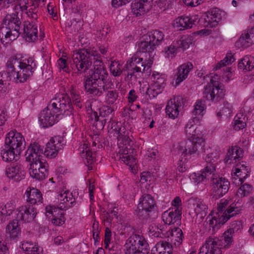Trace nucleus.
<instances>
[{"label": "nucleus", "mask_w": 254, "mask_h": 254, "mask_svg": "<svg viewBox=\"0 0 254 254\" xmlns=\"http://www.w3.org/2000/svg\"><path fill=\"white\" fill-rule=\"evenodd\" d=\"M108 73L101 60L96 59L93 62V68L89 72V75L84 78L85 89L88 94L100 96L107 90L106 83Z\"/></svg>", "instance_id": "1"}, {"label": "nucleus", "mask_w": 254, "mask_h": 254, "mask_svg": "<svg viewBox=\"0 0 254 254\" xmlns=\"http://www.w3.org/2000/svg\"><path fill=\"white\" fill-rule=\"evenodd\" d=\"M243 208V205L239 201L229 204L228 200L221 199L217 203L218 218L214 216L209 220V226L212 227V231L218 229L221 225H223L231 217L240 213Z\"/></svg>", "instance_id": "2"}, {"label": "nucleus", "mask_w": 254, "mask_h": 254, "mask_svg": "<svg viewBox=\"0 0 254 254\" xmlns=\"http://www.w3.org/2000/svg\"><path fill=\"white\" fill-rule=\"evenodd\" d=\"M58 199L60 202L58 207L55 206H47L45 208L46 213L52 214L54 218L52 220L53 224L56 226H61L64 224L65 219L62 214L60 217H57L56 212L58 209L64 210H66L73 206L75 204V199L73 197L72 193L69 191H65L64 193H61L58 195Z\"/></svg>", "instance_id": "3"}, {"label": "nucleus", "mask_w": 254, "mask_h": 254, "mask_svg": "<svg viewBox=\"0 0 254 254\" xmlns=\"http://www.w3.org/2000/svg\"><path fill=\"white\" fill-rule=\"evenodd\" d=\"M164 35L159 30H153L144 35L138 44V54H147L149 59H153L152 52L164 40Z\"/></svg>", "instance_id": "4"}, {"label": "nucleus", "mask_w": 254, "mask_h": 254, "mask_svg": "<svg viewBox=\"0 0 254 254\" xmlns=\"http://www.w3.org/2000/svg\"><path fill=\"white\" fill-rule=\"evenodd\" d=\"M89 50L82 49L73 51L71 65H74L77 70V73L85 72L89 69L93 62L98 58L97 54Z\"/></svg>", "instance_id": "5"}, {"label": "nucleus", "mask_w": 254, "mask_h": 254, "mask_svg": "<svg viewBox=\"0 0 254 254\" xmlns=\"http://www.w3.org/2000/svg\"><path fill=\"white\" fill-rule=\"evenodd\" d=\"M118 137L119 159L130 167L136 164V160L130 154L132 152L133 142L128 136L121 134Z\"/></svg>", "instance_id": "6"}, {"label": "nucleus", "mask_w": 254, "mask_h": 254, "mask_svg": "<svg viewBox=\"0 0 254 254\" xmlns=\"http://www.w3.org/2000/svg\"><path fill=\"white\" fill-rule=\"evenodd\" d=\"M126 254H148L149 248L147 241L139 235L130 236L125 245Z\"/></svg>", "instance_id": "7"}, {"label": "nucleus", "mask_w": 254, "mask_h": 254, "mask_svg": "<svg viewBox=\"0 0 254 254\" xmlns=\"http://www.w3.org/2000/svg\"><path fill=\"white\" fill-rule=\"evenodd\" d=\"M48 109L52 110L54 114H56V117L65 113L66 111L71 113L72 108L71 99L66 94H59L51 100L48 105Z\"/></svg>", "instance_id": "8"}, {"label": "nucleus", "mask_w": 254, "mask_h": 254, "mask_svg": "<svg viewBox=\"0 0 254 254\" xmlns=\"http://www.w3.org/2000/svg\"><path fill=\"white\" fill-rule=\"evenodd\" d=\"M156 204L153 197L150 194H144L140 198L136 214L142 220L150 218L151 214L155 212Z\"/></svg>", "instance_id": "9"}, {"label": "nucleus", "mask_w": 254, "mask_h": 254, "mask_svg": "<svg viewBox=\"0 0 254 254\" xmlns=\"http://www.w3.org/2000/svg\"><path fill=\"white\" fill-rule=\"evenodd\" d=\"M211 179V195L213 198L218 199L222 197L228 191L230 184L228 180L218 174H213Z\"/></svg>", "instance_id": "10"}, {"label": "nucleus", "mask_w": 254, "mask_h": 254, "mask_svg": "<svg viewBox=\"0 0 254 254\" xmlns=\"http://www.w3.org/2000/svg\"><path fill=\"white\" fill-rule=\"evenodd\" d=\"M5 145L16 150V153L21 152L25 148V141L21 133L16 130H12L6 135Z\"/></svg>", "instance_id": "11"}, {"label": "nucleus", "mask_w": 254, "mask_h": 254, "mask_svg": "<svg viewBox=\"0 0 254 254\" xmlns=\"http://www.w3.org/2000/svg\"><path fill=\"white\" fill-rule=\"evenodd\" d=\"M64 138L61 136H55L52 137L46 145L44 152L45 156L50 158H54L62 150L64 145Z\"/></svg>", "instance_id": "12"}, {"label": "nucleus", "mask_w": 254, "mask_h": 254, "mask_svg": "<svg viewBox=\"0 0 254 254\" xmlns=\"http://www.w3.org/2000/svg\"><path fill=\"white\" fill-rule=\"evenodd\" d=\"M225 90L222 86L213 87L211 84H207L204 88L203 98L214 103L220 102L225 96Z\"/></svg>", "instance_id": "13"}, {"label": "nucleus", "mask_w": 254, "mask_h": 254, "mask_svg": "<svg viewBox=\"0 0 254 254\" xmlns=\"http://www.w3.org/2000/svg\"><path fill=\"white\" fill-rule=\"evenodd\" d=\"M48 164L42 161L31 162L29 174L37 180H43L48 175Z\"/></svg>", "instance_id": "14"}, {"label": "nucleus", "mask_w": 254, "mask_h": 254, "mask_svg": "<svg viewBox=\"0 0 254 254\" xmlns=\"http://www.w3.org/2000/svg\"><path fill=\"white\" fill-rule=\"evenodd\" d=\"M221 242L217 238H209L198 254H221Z\"/></svg>", "instance_id": "15"}, {"label": "nucleus", "mask_w": 254, "mask_h": 254, "mask_svg": "<svg viewBox=\"0 0 254 254\" xmlns=\"http://www.w3.org/2000/svg\"><path fill=\"white\" fill-rule=\"evenodd\" d=\"M17 211V219L24 222H30L35 218L37 211L36 208L33 205H25L20 206Z\"/></svg>", "instance_id": "16"}, {"label": "nucleus", "mask_w": 254, "mask_h": 254, "mask_svg": "<svg viewBox=\"0 0 254 254\" xmlns=\"http://www.w3.org/2000/svg\"><path fill=\"white\" fill-rule=\"evenodd\" d=\"M18 61L11 57L8 60L6 63V71H3L0 72V84L3 85L6 84L7 82L13 80L12 75L13 73L14 67L19 66Z\"/></svg>", "instance_id": "17"}, {"label": "nucleus", "mask_w": 254, "mask_h": 254, "mask_svg": "<svg viewBox=\"0 0 254 254\" xmlns=\"http://www.w3.org/2000/svg\"><path fill=\"white\" fill-rule=\"evenodd\" d=\"M7 176L9 178L19 182L24 178L26 172L22 165L18 163L11 164L5 171Z\"/></svg>", "instance_id": "18"}, {"label": "nucleus", "mask_w": 254, "mask_h": 254, "mask_svg": "<svg viewBox=\"0 0 254 254\" xmlns=\"http://www.w3.org/2000/svg\"><path fill=\"white\" fill-rule=\"evenodd\" d=\"M182 214L180 208L169 209L162 214V219L165 224L172 225L181 224Z\"/></svg>", "instance_id": "19"}, {"label": "nucleus", "mask_w": 254, "mask_h": 254, "mask_svg": "<svg viewBox=\"0 0 254 254\" xmlns=\"http://www.w3.org/2000/svg\"><path fill=\"white\" fill-rule=\"evenodd\" d=\"M232 174V183L236 186L242 185L249 175L250 169L244 164L237 165Z\"/></svg>", "instance_id": "20"}, {"label": "nucleus", "mask_w": 254, "mask_h": 254, "mask_svg": "<svg viewBox=\"0 0 254 254\" xmlns=\"http://www.w3.org/2000/svg\"><path fill=\"white\" fill-rule=\"evenodd\" d=\"M183 101V99L181 97L169 101L166 107V113L169 118L175 119L178 117L180 108L182 106Z\"/></svg>", "instance_id": "21"}, {"label": "nucleus", "mask_w": 254, "mask_h": 254, "mask_svg": "<svg viewBox=\"0 0 254 254\" xmlns=\"http://www.w3.org/2000/svg\"><path fill=\"white\" fill-rule=\"evenodd\" d=\"M56 114L52 110L48 109V106L41 112L39 115V122L43 127H47L54 125L57 121Z\"/></svg>", "instance_id": "22"}, {"label": "nucleus", "mask_w": 254, "mask_h": 254, "mask_svg": "<svg viewBox=\"0 0 254 254\" xmlns=\"http://www.w3.org/2000/svg\"><path fill=\"white\" fill-rule=\"evenodd\" d=\"M43 154V149L38 143H31L26 152V159L30 162H35V161H42L40 157Z\"/></svg>", "instance_id": "23"}, {"label": "nucleus", "mask_w": 254, "mask_h": 254, "mask_svg": "<svg viewBox=\"0 0 254 254\" xmlns=\"http://www.w3.org/2000/svg\"><path fill=\"white\" fill-rule=\"evenodd\" d=\"M192 68L193 65L190 62L184 64L178 67L175 75L176 85H179L188 77L189 73Z\"/></svg>", "instance_id": "24"}, {"label": "nucleus", "mask_w": 254, "mask_h": 254, "mask_svg": "<svg viewBox=\"0 0 254 254\" xmlns=\"http://www.w3.org/2000/svg\"><path fill=\"white\" fill-rule=\"evenodd\" d=\"M141 72V70L139 67L134 65H128L126 64L124 67V75L125 80L129 81L131 82L137 80V76Z\"/></svg>", "instance_id": "25"}, {"label": "nucleus", "mask_w": 254, "mask_h": 254, "mask_svg": "<svg viewBox=\"0 0 254 254\" xmlns=\"http://www.w3.org/2000/svg\"><path fill=\"white\" fill-rule=\"evenodd\" d=\"M196 18L192 19L189 17H181L176 18L173 23L174 28H179L180 30L191 28L195 25Z\"/></svg>", "instance_id": "26"}, {"label": "nucleus", "mask_w": 254, "mask_h": 254, "mask_svg": "<svg viewBox=\"0 0 254 254\" xmlns=\"http://www.w3.org/2000/svg\"><path fill=\"white\" fill-rule=\"evenodd\" d=\"M28 69L23 66H19V67H14L13 76V80L15 82L22 83L25 82L28 78L33 74V72L31 71V73L27 72Z\"/></svg>", "instance_id": "27"}, {"label": "nucleus", "mask_w": 254, "mask_h": 254, "mask_svg": "<svg viewBox=\"0 0 254 254\" xmlns=\"http://www.w3.org/2000/svg\"><path fill=\"white\" fill-rule=\"evenodd\" d=\"M27 201L33 205L38 203H42L43 200L42 194L41 191L35 188H28L25 193Z\"/></svg>", "instance_id": "28"}, {"label": "nucleus", "mask_w": 254, "mask_h": 254, "mask_svg": "<svg viewBox=\"0 0 254 254\" xmlns=\"http://www.w3.org/2000/svg\"><path fill=\"white\" fill-rule=\"evenodd\" d=\"M199 123L196 122L195 119L192 118L186 125L185 132L189 140L194 139L197 136H198L199 131L197 130L196 124Z\"/></svg>", "instance_id": "29"}, {"label": "nucleus", "mask_w": 254, "mask_h": 254, "mask_svg": "<svg viewBox=\"0 0 254 254\" xmlns=\"http://www.w3.org/2000/svg\"><path fill=\"white\" fill-rule=\"evenodd\" d=\"M4 146L5 148L1 152L2 160L6 162L17 161L19 158L21 152L16 153V150L13 149L6 145Z\"/></svg>", "instance_id": "30"}, {"label": "nucleus", "mask_w": 254, "mask_h": 254, "mask_svg": "<svg viewBox=\"0 0 254 254\" xmlns=\"http://www.w3.org/2000/svg\"><path fill=\"white\" fill-rule=\"evenodd\" d=\"M195 215L200 219H203L208 213V206L204 202L200 200H192Z\"/></svg>", "instance_id": "31"}, {"label": "nucleus", "mask_w": 254, "mask_h": 254, "mask_svg": "<svg viewBox=\"0 0 254 254\" xmlns=\"http://www.w3.org/2000/svg\"><path fill=\"white\" fill-rule=\"evenodd\" d=\"M206 108L205 102L202 99L198 100L192 111V118L199 122L203 117V111Z\"/></svg>", "instance_id": "32"}, {"label": "nucleus", "mask_w": 254, "mask_h": 254, "mask_svg": "<svg viewBox=\"0 0 254 254\" xmlns=\"http://www.w3.org/2000/svg\"><path fill=\"white\" fill-rule=\"evenodd\" d=\"M24 33L28 38L29 41H34L38 38L37 26L32 22L24 24Z\"/></svg>", "instance_id": "33"}, {"label": "nucleus", "mask_w": 254, "mask_h": 254, "mask_svg": "<svg viewBox=\"0 0 254 254\" xmlns=\"http://www.w3.org/2000/svg\"><path fill=\"white\" fill-rule=\"evenodd\" d=\"M6 232L12 238H15L18 236L20 232V228L17 219H14L9 222L6 227Z\"/></svg>", "instance_id": "34"}, {"label": "nucleus", "mask_w": 254, "mask_h": 254, "mask_svg": "<svg viewBox=\"0 0 254 254\" xmlns=\"http://www.w3.org/2000/svg\"><path fill=\"white\" fill-rule=\"evenodd\" d=\"M238 67L246 71H251L254 68V59L246 56L238 63Z\"/></svg>", "instance_id": "35"}, {"label": "nucleus", "mask_w": 254, "mask_h": 254, "mask_svg": "<svg viewBox=\"0 0 254 254\" xmlns=\"http://www.w3.org/2000/svg\"><path fill=\"white\" fill-rule=\"evenodd\" d=\"M240 41L246 47H249L254 43V27L248 30L244 35L242 34L240 38Z\"/></svg>", "instance_id": "36"}, {"label": "nucleus", "mask_w": 254, "mask_h": 254, "mask_svg": "<svg viewBox=\"0 0 254 254\" xmlns=\"http://www.w3.org/2000/svg\"><path fill=\"white\" fill-rule=\"evenodd\" d=\"M221 18L219 11L217 9H213L209 13V15H207L208 23L210 24V27H215L218 24Z\"/></svg>", "instance_id": "37"}, {"label": "nucleus", "mask_w": 254, "mask_h": 254, "mask_svg": "<svg viewBox=\"0 0 254 254\" xmlns=\"http://www.w3.org/2000/svg\"><path fill=\"white\" fill-rule=\"evenodd\" d=\"M169 242L166 241H160L157 243L155 247L152 250V254H170L169 251L166 252L167 248L170 249Z\"/></svg>", "instance_id": "38"}, {"label": "nucleus", "mask_w": 254, "mask_h": 254, "mask_svg": "<svg viewBox=\"0 0 254 254\" xmlns=\"http://www.w3.org/2000/svg\"><path fill=\"white\" fill-rule=\"evenodd\" d=\"M248 119L246 116L242 114H237L234 119L233 128L236 130L244 128L246 126Z\"/></svg>", "instance_id": "39"}, {"label": "nucleus", "mask_w": 254, "mask_h": 254, "mask_svg": "<svg viewBox=\"0 0 254 254\" xmlns=\"http://www.w3.org/2000/svg\"><path fill=\"white\" fill-rule=\"evenodd\" d=\"M155 87L157 89L164 88L165 85L166 76L165 74L157 72H154L152 75Z\"/></svg>", "instance_id": "40"}, {"label": "nucleus", "mask_w": 254, "mask_h": 254, "mask_svg": "<svg viewBox=\"0 0 254 254\" xmlns=\"http://www.w3.org/2000/svg\"><path fill=\"white\" fill-rule=\"evenodd\" d=\"M5 25L8 26V28L13 29L14 26L20 25L21 22L17 14L15 13L7 15L5 17Z\"/></svg>", "instance_id": "41"}, {"label": "nucleus", "mask_w": 254, "mask_h": 254, "mask_svg": "<svg viewBox=\"0 0 254 254\" xmlns=\"http://www.w3.org/2000/svg\"><path fill=\"white\" fill-rule=\"evenodd\" d=\"M10 29L8 28V26H4L3 25L0 28V38L1 43L4 46L10 43V39H9Z\"/></svg>", "instance_id": "42"}, {"label": "nucleus", "mask_w": 254, "mask_h": 254, "mask_svg": "<svg viewBox=\"0 0 254 254\" xmlns=\"http://www.w3.org/2000/svg\"><path fill=\"white\" fill-rule=\"evenodd\" d=\"M11 58H13L15 59L18 61L19 66H23L24 67L27 68L28 72L29 74L31 73V71L34 72L36 67V64L34 61V60L32 58H29L27 60V63H22L21 62V60L18 59L16 56L11 57Z\"/></svg>", "instance_id": "43"}, {"label": "nucleus", "mask_w": 254, "mask_h": 254, "mask_svg": "<svg viewBox=\"0 0 254 254\" xmlns=\"http://www.w3.org/2000/svg\"><path fill=\"white\" fill-rule=\"evenodd\" d=\"M21 248L27 254H38V247L32 243L24 242L21 245Z\"/></svg>", "instance_id": "44"}, {"label": "nucleus", "mask_w": 254, "mask_h": 254, "mask_svg": "<svg viewBox=\"0 0 254 254\" xmlns=\"http://www.w3.org/2000/svg\"><path fill=\"white\" fill-rule=\"evenodd\" d=\"M219 152L216 150L208 154L205 158V161L207 163L206 166L211 165L215 168L214 163L218 161L219 158Z\"/></svg>", "instance_id": "45"}, {"label": "nucleus", "mask_w": 254, "mask_h": 254, "mask_svg": "<svg viewBox=\"0 0 254 254\" xmlns=\"http://www.w3.org/2000/svg\"><path fill=\"white\" fill-rule=\"evenodd\" d=\"M215 171V168L212 165L205 166L201 174H198L196 176V181L198 183L202 182L207 177L210 175Z\"/></svg>", "instance_id": "46"}, {"label": "nucleus", "mask_w": 254, "mask_h": 254, "mask_svg": "<svg viewBox=\"0 0 254 254\" xmlns=\"http://www.w3.org/2000/svg\"><path fill=\"white\" fill-rule=\"evenodd\" d=\"M252 190V186L250 184L245 183L243 185H242L241 187L238 189L237 192V195L239 197H245L249 194Z\"/></svg>", "instance_id": "47"}, {"label": "nucleus", "mask_w": 254, "mask_h": 254, "mask_svg": "<svg viewBox=\"0 0 254 254\" xmlns=\"http://www.w3.org/2000/svg\"><path fill=\"white\" fill-rule=\"evenodd\" d=\"M110 69L111 72L115 76L120 75L122 73L124 75V68L122 69V65L117 62H113L111 63Z\"/></svg>", "instance_id": "48"}, {"label": "nucleus", "mask_w": 254, "mask_h": 254, "mask_svg": "<svg viewBox=\"0 0 254 254\" xmlns=\"http://www.w3.org/2000/svg\"><path fill=\"white\" fill-rule=\"evenodd\" d=\"M235 61V59L231 53H227L225 58L218 63L214 67V69L216 70L222 66H224L230 63H232Z\"/></svg>", "instance_id": "49"}, {"label": "nucleus", "mask_w": 254, "mask_h": 254, "mask_svg": "<svg viewBox=\"0 0 254 254\" xmlns=\"http://www.w3.org/2000/svg\"><path fill=\"white\" fill-rule=\"evenodd\" d=\"M93 116L94 118L95 123H94V126L96 127L97 129L102 130L103 129L104 126L108 119H100L99 117L98 116L97 112H95L93 114Z\"/></svg>", "instance_id": "50"}, {"label": "nucleus", "mask_w": 254, "mask_h": 254, "mask_svg": "<svg viewBox=\"0 0 254 254\" xmlns=\"http://www.w3.org/2000/svg\"><path fill=\"white\" fill-rule=\"evenodd\" d=\"M82 154L83 156V157H85L86 161H84L85 163H86V164L88 166V169L89 170H91L92 167L90 166L89 165L93 164L95 161L94 156H93V153L90 151L89 149H86L85 151L83 150Z\"/></svg>", "instance_id": "51"}, {"label": "nucleus", "mask_w": 254, "mask_h": 254, "mask_svg": "<svg viewBox=\"0 0 254 254\" xmlns=\"http://www.w3.org/2000/svg\"><path fill=\"white\" fill-rule=\"evenodd\" d=\"M111 118L109 119V121L108 122V127L111 126V129H113L115 132L116 136L118 137L121 134H122V131L125 129L124 127L122 128L121 127V123L120 122H111Z\"/></svg>", "instance_id": "52"}, {"label": "nucleus", "mask_w": 254, "mask_h": 254, "mask_svg": "<svg viewBox=\"0 0 254 254\" xmlns=\"http://www.w3.org/2000/svg\"><path fill=\"white\" fill-rule=\"evenodd\" d=\"M132 10L134 14L137 16L143 14L145 11V8L144 6V4L141 1H138L132 3L131 5Z\"/></svg>", "instance_id": "53"}, {"label": "nucleus", "mask_w": 254, "mask_h": 254, "mask_svg": "<svg viewBox=\"0 0 254 254\" xmlns=\"http://www.w3.org/2000/svg\"><path fill=\"white\" fill-rule=\"evenodd\" d=\"M196 149V145L193 139H190L186 142L185 150L188 152V154L191 155L197 152V149Z\"/></svg>", "instance_id": "54"}, {"label": "nucleus", "mask_w": 254, "mask_h": 254, "mask_svg": "<svg viewBox=\"0 0 254 254\" xmlns=\"http://www.w3.org/2000/svg\"><path fill=\"white\" fill-rule=\"evenodd\" d=\"M38 7L33 6V4H32L29 5H27L26 9H24V11H25L28 17L34 19L38 18Z\"/></svg>", "instance_id": "55"}, {"label": "nucleus", "mask_w": 254, "mask_h": 254, "mask_svg": "<svg viewBox=\"0 0 254 254\" xmlns=\"http://www.w3.org/2000/svg\"><path fill=\"white\" fill-rule=\"evenodd\" d=\"M108 89V88L107 87V89ZM106 91H107L106 96L107 101L109 104H114L118 98V92L114 90H111L109 91L107 90Z\"/></svg>", "instance_id": "56"}, {"label": "nucleus", "mask_w": 254, "mask_h": 254, "mask_svg": "<svg viewBox=\"0 0 254 254\" xmlns=\"http://www.w3.org/2000/svg\"><path fill=\"white\" fill-rule=\"evenodd\" d=\"M143 59L142 54H138V52H137L136 54L132 56L130 60L127 61L126 64H128V65H134L135 66L138 67V63L143 62Z\"/></svg>", "instance_id": "57"}, {"label": "nucleus", "mask_w": 254, "mask_h": 254, "mask_svg": "<svg viewBox=\"0 0 254 254\" xmlns=\"http://www.w3.org/2000/svg\"><path fill=\"white\" fill-rule=\"evenodd\" d=\"M243 229L242 223L241 221H234L232 222L228 229L232 233L240 231Z\"/></svg>", "instance_id": "58"}, {"label": "nucleus", "mask_w": 254, "mask_h": 254, "mask_svg": "<svg viewBox=\"0 0 254 254\" xmlns=\"http://www.w3.org/2000/svg\"><path fill=\"white\" fill-rule=\"evenodd\" d=\"M153 61L151 59H149L147 56H146V58L143 59V62H140L138 64V66L139 69L141 70V67H143L142 72H144L145 70L146 67H147V69L149 68L152 64Z\"/></svg>", "instance_id": "59"}, {"label": "nucleus", "mask_w": 254, "mask_h": 254, "mask_svg": "<svg viewBox=\"0 0 254 254\" xmlns=\"http://www.w3.org/2000/svg\"><path fill=\"white\" fill-rule=\"evenodd\" d=\"M70 95L73 104L78 108H81L82 107V104L80 102V97L79 95L73 89L70 91Z\"/></svg>", "instance_id": "60"}, {"label": "nucleus", "mask_w": 254, "mask_h": 254, "mask_svg": "<svg viewBox=\"0 0 254 254\" xmlns=\"http://www.w3.org/2000/svg\"><path fill=\"white\" fill-rule=\"evenodd\" d=\"M196 149H197L198 153L199 152H203L204 151V143L202 139L199 136H197L196 138L194 139Z\"/></svg>", "instance_id": "61"}, {"label": "nucleus", "mask_w": 254, "mask_h": 254, "mask_svg": "<svg viewBox=\"0 0 254 254\" xmlns=\"http://www.w3.org/2000/svg\"><path fill=\"white\" fill-rule=\"evenodd\" d=\"M113 110L109 106H103L100 109V116L102 118H106L110 115Z\"/></svg>", "instance_id": "62"}, {"label": "nucleus", "mask_w": 254, "mask_h": 254, "mask_svg": "<svg viewBox=\"0 0 254 254\" xmlns=\"http://www.w3.org/2000/svg\"><path fill=\"white\" fill-rule=\"evenodd\" d=\"M178 48H181L183 50L188 49L191 44L190 39L189 38L182 39L177 42Z\"/></svg>", "instance_id": "63"}, {"label": "nucleus", "mask_w": 254, "mask_h": 254, "mask_svg": "<svg viewBox=\"0 0 254 254\" xmlns=\"http://www.w3.org/2000/svg\"><path fill=\"white\" fill-rule=\"evenodd\" d=\"M231 106L228 102L224 103V106L218 113V115H226L230 114L231 113Z\"/></svg>", "instance_id": "64"}]
</instances>
